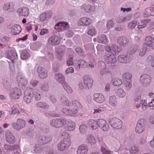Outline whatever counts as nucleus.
<instances>
[{"mask_svg": "<svg viewBox=\"0 0 154 154\" xmlns=\"http://www.w3.org/2000/svg\"><path fill=\"white\" fill-rule=\"evenodd\" d=\"M26 125L25 121L22 119H18L17 120L16 122H13L11 124L12 127L15 130L19 131L24 128Z\"/></svg>", "mask_w": 154, "mask_h": 154, "instance_id": "nucleus-7", "label": "nucleus"}, {"mask_svg": "<svg viewBox=\"0 0 154 154\" xmlns=\"http://www.w3.org/2000/svg\"><path fill=\"white\" fill-rule=\"evenodd\" d=\"M138 46L137 45H132L130 51L127 53H129L130 54H131L132 58L133 54L138 50Z\"/></svg>", "mask_w": 154, "mask_h": 154, "instance_id": "nucleus-53", "label": "nucleus"}, {"mask_svg": "<svg viewBox=\"0 0 154 154\" xmlns=\"http://www.w3.org/2000/svg\"><path fill=\"white\" fill-rule=\"evenodd\" d=\"M97 31L94 26H92L89 28L88 31V34L91 36L95 35L97 33Z\"/></svg>", "mask_w": 154, "mask_h": 154, "instance_id": "nucleus-52", "label": "nucleus"}, {"mask_svg": "<svg viewBox=\"0 0 154 154\" xmlns=\"http://www.w3.org/2000/svg\"><path fill=\"white\" fill-rule=\"evenodd\" d=\"M36 106L38 108L48 109L49 108V105L47 103L42 101H39L36 103Z\"/></svg>", "mask_w": 154, "mask_h": 154, "instance_id": "nucleus-35", "label": "nucleus"}, {"mask_svg": "<svg viewBox=\"0 0 154 154\" xmlns=\"http://www.w3.org/2000/svg\"><path fill=\"white\" fill-rule=\"evenodd\" d=\"M106 122L104 120L102 119H97V125L98 127H99L100 128L105 124H106Z\"/></svg>", "mask_w": 154, "mask_h": 154, "instance_id": "nucleus-62", "label": "nucleus"}, {"mask_svg": "<svg viewBox=\"0 0 154 154\" xmlns=\"http://www.w3.org/2000/svg\"><path fill=\"white\" fill-rule=\"evenodd\" d=\"M32 93L31 95L34 97L36 100H38L41 99V95L40 91L37 89H33L32 88Z\"/></svg>", "mask_w": 154, "mask_h": 154, "instance_id": "nucleus-27", "label": "nucleus"}, {"mask_svg": "<svg viewBox=\"0 0 154 154\" xmlns=\"http://www.w3.org/2000/svg\"><path fill=\"white\" fill-rule=\"evenodd\" d=\"M81 9H83L85 12L88 13H90L92 10L91 8V5H83L81 6Z\"/></svg>", "mask_w": 154, "mask_h": 154, "instance_id": "nucleus-49", "label": "nucleus"}, {"mask_svg": "<svg viewBox=\"0 0 154 154\" xmlns=\"http://www.w3.org/2000/svg\"><path fill=\"white\" fill-rule=\"evenodd\" d=\"M88 150V147L86 145L79 146L77 151V154H87Z\"/></svg>", "mask_w": 154, "mask_h": 154, "instance_id": "nucleus-26", "label": "nucleus"}, {"mask_svg": "<svg viewBox=\"0 0 154 154\" xmlns=\"http://www.w3.org/2000/svg\"><path fill=\"white\" fill-rule=\"evenodd\" d=\"M88 66V63L82 59H77L74 60V67L77 71L80 68H86Z\"/></svg>", "mask_w": 154, "mask_h": 154, "instance_id": "nucleus-5", "label": "nucleus"}, {"mask_svg": "<svg viewBox=\"0 0 154 154\" xmlns=\"http://www.w3.org/2000/svg\"><path fill=\"white\" fill-rule=\"evenodd\" d=\"M52 139V137L51 136H43L42 137L40 142L43 144H46L51 141Z\"/></svg>", "mask_w": 154, "mask_h": 154, "instance_id": "nucleus-40", "label": "nucleus"}, {"mask_svg": "<svg viewBox=\"0 0 154 154\" xmlns=\"http://www.w3.org/2000/svg\"><path fill=\"white\" fill-rule=\"evenodd\" d=\"M139 152L137 147L135 146H132L129 150V152L131 154H137Z\"/></svg>", "mask_w": 154, "mask_h": 154, "instance_id": "nucleus-56", "label": "nucleus"}, {"mask_svg": "<svg viewBox=\"0 0 154 154\" xmlns=\"http://www.w3.org/2000/svg\"><path fill=\"white\" fill-rule=\"evenodd\" d=\"M39 88L40 89L43 91H47L49 89V84L48 82H45L40 84Z\"/></svg>", "mask_w": 154, "mask_h": 154, "instance_id": "nucleus-39", "label": "nucleus"}, {"mask_svg": "<svg viewBox=\"0 0 154 154\" xmlns=\"http://www.w3.org/2000/svg\"><path fill=\"white\" fill-rule=\"evenodd\" d=\"M10 97L13 99H19L22 95L21 90L18 88L15 87L11 88L9 92Z\"/></svg>", "mask_w": 154, "mask_h": 154, "instance_id": "nucleus-4", "label": "nucleus"}, {"mask_svg": "<svg viewBox=\"0 0 154 154\" xmlns=\"http://www.w3.org/2000/svg\"><path fill=\"white\" fill-rule=\"evenodd\" d=\"M66 125L65 127L66 130L69 131H72L75 128L76 124L75 122L71 120L66 121Z\"/></svg>", "mask_w": 154, "mask_h": 154, "instance_id": "nucleus-20", "label": "nucleus"}, {"mask_svg": "<svg viewBox=\"0 0 154 154\" xmlns=\"http://www.w3.org/2000/svg\"><path fill=\"white\" fill-rule=\"evenodd\" d=\"M147 59L148 61L151 62L150 65L154 69V56L149 55L147 57Z\"/></svg>", "mask_w": 154, "mask_h": 154, "instance_id": "nucleus-60", "label": "nucleus"}, {"mask_svg": "<svg viewBox=\"0 0 154 154\" xmlns=\"http://www.w3.org/2000/svg\"><path fill=\"white\" fill-rule=\"evenodd\" d=\"M54 78L57 82L61 84V85L65 82L64 76L62 74L57 73L55 74L54 75Z\"/></svg>", "mask_w": 154, "mask_h": 154, "instance_id": "nucleus-38", "label": "nucleus"}, {"mask_svg": "<svg viewBox=\"0 0 154 154\" xmlns=\"http://www.w3.org/2000/svg\"><path fill=\"white\" fill-rule=\"evenodd\" d=\"M69 28V25L66 22H59L56 24L54 27L55 29L58 32L63 31Z\"/></svg>", "mask_w": 154, "mask_h": 154, "instance_id": "nucleus-14", "label": "nucleus"}, {"mask_svg": "<svg viewBox=\"0 0 154 154\" xmlns=\"http://www.w3.org/2000/svg\"><path fill=\"white\" fill-rule=\"evenodd\" d=\"M91 20L90 18L87 17H83L79 20L78 23L80 25L88 26L91 24Z\"/></svg>", "mask_w": 154, "mask_h": 154, "instance_id": "nucleus-29", "label": "nucleus"}, {"mask_svg": "<svg viewBox=\"0 0 154 154\" xmlns=\"http://www.w3.org/2000/svg\"><path fill=\"white\" fill-rule=\"evenodd\" d=\"M51 16L48 15V13H43L40 14L39 17V20L42 22L46 21Z\"/></svg>", "mask_w": 154, "mask_h": 154, "instance_id": "nucleus-42", "label": "nucleus"}, {"mask_svg": "<svg viewBox=\"0 0 154 154\" xmlns=\"http://www.w3.org/2000/svg\"><path fill=\"white\" fill-rule=\"evenodd\" d=\"M87 125L90 129H96L98 128L97 120L90 119L87 122Z\"/></svg>", "mask_w": 154, "mask_h": 154, "instance_id": "nucleus-24", "label": "nucleus"}, {"mask_svg": "<svg viewBox=\"0 0 154 154\" xmlns=\"http://www.w3.org/2000/svg\"><path fill=\"white\" fill-rule=\"evenodd\" d=\"M139 24V23L138 22L137 20H133L128 23V26L129 29H133Z\"/></svg>", "mask_w": 154, "mask_h": 154, "instance_id": "nucleus-45", "label": "nucleus"}, {"mask_svg": "<svg viewBox=\"0 0 154 154\" xmlns=\"http://www.w3.org/2000/svg\"><path fill=\"white\" fill-rule=\"evenodd\" d=\"M65 46L63 45L58 46L56 48V52L57 54H63L65 50Z\"/></svg>", "mask_w": 154, "mask_h": 154, "instance_id": "nucleus-57", "label": "nucleus"}, {"mask_svg": "<svg viewBox=\"0 0 154 154\" xmlns=\"http://www.w3.org/2000/svg\"><path fill=\"white\" fill-rule=\"evenodd\" d=\"M97 42L99 43L106 44L107 43L108 39L105 35H98L97 36Z\"/></svg>", "mask_w": 154, "mask_h": 154, "instance_id": "nucleus-37", "label": "nucleus"}, {"mask_svg": "<svg viewBox=\"0 0 154 154\" xmlns=\"http://www.w3.org/2000/svg\"><path fill=\"white\" fill-rule=\"evenodd\" d=\"M132 55L129 53L121 54L118 57V61L121 63H126L129 62L132 59Z\"/></svg>", "mask_w": 154, "mask_h": 154, "instance_id": "nucleus-9", "label": "nucleus"}, {"mask_svg": "<svg viewBox=\"0 0 154 154\" xmlns=\"http://www.w3.org/2000/svg\"><path fill=\"white\" fill-rule=\"evenodd\" d=\"M60 42V38L56 35L51 36L48 41V44L53 45H58Z\"/></svg>", "mask_w": 154, "mask_h": 154, "instance_id": "nucleus-17", "label": "nucleus"}, {"mask_svg": "<svg viewBox=\"0 0 154 154\" xmlns=\"http://www.w3.org/2000/svg\"><path fill=\"white\" fill-rule=\"evenodd\" d=\"M118 43L121 46H125L127 45L129 41L127 38L123 36L119 37L117 40Z\"/></svg>", "mask_w": 154, "mask_h": 154, "instance_id": "nucleus-32", "label": "nucleus"}, {"mask_svg": "<svg viewBox=\"0 0 154 154\" xmlns=\"http://www.w3.org/2000/svg\"><path fill=\"white\" fill-rule=\"evenodd\" d=\"M117 47L114 44L112 45L111 46L110 45H106L105 47V50L109 53H112V51L115 52L114 51L113 49V48L115 49V48Z\"/></svg>", "mask_w": 154, "mask_h": 154, "instance_id": "nucleus-51", "label": "nucleus"}, {"mask_svg": "<svg viewBox=\"0 0 154 154\" xmlns=\"http://www.w3.org/2000/svg\"><path fill=\"white\" fill-rule=\"evenodd\" d=\"M145 120L143 119H140L138 122L135 128V131L138 133L140 134L143 132L145 127Z\"/></svg>", "mask_w": 154, "mask_h": 154, "instance_id": "nucleus-11", "label": "nucleus"}, {"mask_svg": "<svg viewBox=\"0 0 154 154\" xmlns=\"http://www.w3.org/2000/svg\"><path fill=\"white\" fill-rule=\"evenodd\" d=\"M154 16V8L151 7L146 8L143 15V16L145 17Z\"/></svg>", "mask_w": 154, "mask_h": 154, "instance_id": "nucleus-31", "label": "nucleus"}, {"mask_svg": "<svg viewBox=\"0 0 154 154\" xmlns=\"http://www.w3.org/2000/svg\"><path fill=\"white\" fill-rule=\"evenodd\" d=\"M111 82L115 86H119L122 84V80L118 78H114L112 79Z\"/></svg>", "mask_w": 154, "mask_h": 154, "instance_id": "nucleus-41", "label": "nucleus"}, {"mask_svg": "<svg viewBox=\"0 0 154 154\" xmlns=\"http://www.w3.org/2000/svg\"><path fill=\"white\" fill-rule=\"evenodd\" d=\"M66 123V120L64 118L53 119L50 121V125L56 128L62 127Z\"/></svg>", "mask_w": 154, "mask_h": 154, "instance_id": "nucleus-2", "label": "nucleus"}, {"mask_svg": "<svg viewBox=\"0 0 154 154\" xmlns=\"http://www.w3.org/2000/svg\"><path fill=\"white\" fill-rule=\"evenodd\" d=\"M37 71L39 77L41 79H45L48 76V71L45 68L39 66L37 69Z\"/></svg>", "mask_w": 154, "mask_h": 154, "instance_id": "nucleus-18", "label": "nucleus"}, {"mask_svg": "<svg viewBox=\"0 0 154 154\" xmlns=\"http://www.w3.org/2000/svg\"><path fill=\"white\" fill-rule=\"evenodd\" d=\"M86 142L91 145H93L96 143L95 138L91 135H88L86 136Z\"/></svg>", "mask_w": 154, "mask_h": 154, "instance_id": "nucleus-34", "label": "nucleus"}, {"mask_svg": "<svg viewBox=\"0 0 154 154\" xmlns=\"http://www.w3.org/2000/svg\"><path fill=\"white\" fill-rule=\"evenodd\" d=\"M93 97L94 100L99 103H102L105 101L104 96L101 93L94 94Z\"/></svg>", "mask_w": 154, "mask_h": 154, "instance_id": "nucleus-19", "label": "nucleus"}, {"mask_svg": "<svg viewBox=\"0 0 154 154\" xmlns=\"http://www.w3.org/2000/svg\"><path fill=\"white\" fill-rule=\"evenodd\" d=\"M151 81V77L147 74H144L140 77V82L143 86L146 87L149 86L150 85Z\"/></svg>", "mask_w": 154, "mask_h": 154, "instance_id": "nucleus-10", "label": "nucleus"}, {"mask_svg": "<svg viewBox=\"0 0 154 154\" xmlns=\"http://www.w3.org/2000/svg\"><path fill=\"white\" fill-rule=\"evenodd\" d=\"M11 152L13 154H20L21 152L19 146L17 145L13 146Z\"/></svg>", "mask_w": 154, "mask_h": 154, "instance_id": "nucleus-50", "label": "nucleus"}, {"mask_svg": "<svg viewBox=\"0 0 154 154\" xmlns=\"http://www.w3.org/2000/svg\"><path fill=\"white\" fill-rule=\"evenodd\" d=\"M116 94L119 97L123 98L125 96L126 92L122 89H119L117 91Z\"/></svg>", "mask_w": 154, "mask_h": 154, "instance_id": "nucleus-54", "label": "nucleus"}, {"mask_svg": "<svg viewBox=\"0 0 154 154\" xmlns=\"http://www.w3.org/2000/svg\"><path fill=\"white\" fill-rule=\"evenodd\" d=\"M71 143V141L69 138L62 140L58 144V149L60 151L66 149L69 146Z\"/></svg>", "mask_w": 154, "mask_h": 154, "instance_id": "nucleus-6", "label": "nucleus"}, {"mask_svg": "<svg viewBox=\"0 0 154 154\" xmlns=\"http://www.w3.org/2000/svg\"><path fill=\"white\" fill-rule=\"evenodd\" d=\"M134 101L135 102H139L140 104L141 105L142 109L143 110H146L147 107V103L146 100H141L140 96H139L135 98Z\"/></svg>", "mask_w": 154, "mask_h": 154, "instance_id": "nucleus-25", "label": "nucleus"}, {"mask_svg": "<svg viewBox=\"0 0 154 154\" xmlns=\"http://www.w3.org/2000/svg\"><path fill=\"white\" fill-rule=\"evenodd\" d=\"M105 108L103 107H100L98 108H96L94 109V112L93 114H97L101 113L105 111Z\"/></svg>", "mask_w": 154, "mask_h": 154, "instance_id": "nucleus-58", "label": "nucleus"}, {"mask_svg": "<svg viewBox=\"0 0 154 154\" xmlns=\"http://www.w3.org/2000/svg\"><path fill=\"white\" fill-rule=\"evenodd\" d=\"M32 92L31 88H27L26 90L23 97V100L26 103H30L32 101L33 96L31 95Z\"/></svg>", "mask_w": 154, "mask_h": 154, "instance_id": "nucleus-8", "label": "nucleus"}, {"mask_svg": "<svg viewBox=\"0 0 154 154\" xmlns=\"http://www.w3.org/2000/svg\"><path fill=\"white\" fill-rule=\"evenodd\" d=\"M69 107L74 106L75 108L79 109L82 107V105L80 103L76 100H74L72 101H71V105Z\"/></svg>", "mask_w": 154, "mask_h": 154, "instance_id": "nucleus-44", "label": "nucleus"}, {"mask_svg": "<svg viewBox=\"0 0 154 154\" xmlns=\"http://www.w3.org/2000/svg\"><path fill=\"white\" fill-rule=\"evenodd\" d=\"M78 111V109L75 108H73L70 109L67 108H63L61 110V112L67 116L71 117L75 116Z\"/></svg>", "mask_w": 154, "mask_h": 154, "instance_id": "nucleus-13", "label": "nucleus"}, {"mask_svg": "<svg viewBox=\"0 0 154 154\" xmlns=\"http://www.w3.org/2000/svg\"><path fill=\"white\" fill-rule=\"evenodd\" d=\"M101 151L103 154H112V152L109 150H107L103 147L101 148Z\"/></svg>", "mask_w": 154, "mask_h": 154, "instance_id": "nucleus-64", "label": "nucleus"}, {"mask_svg": "<svg viewBox=\"0 0 154 154\" xmlns=\"http://www.w3.org/2000/svg\"><path fill=\"white\" fill-rule=\"evenodd\" d=\"M64 90L68 93H71L72 90L71 88L69 85L68 84L65 82L62 85Z\"/></svg>", "mask_w": 154, "mask_h": 154, "instance_id": "nucleus-46", "label": "nucleus"}, {"mask_svg": "<svg viewBox=\"0 0 154 154\" xmlns=\"http://www.w3.org/2000/svg\"><path fill=\"white\" fill-rule=\"evenodd\" d=\"M131 83V81H128V80H126L125 82L124 85L126 91H129L131 89L132 86Z\"/></svg>", "mask_w": 154, "mask_h": 154, "instance_id": "nucleus-48", "label": "nucleus"}, {"mask_svg": "<svg viewBox=\"0 0 154 154\" xmlns=\"http://www.w3.org/2000/svg\"><path fill=\"white\" fill-rule=\"evenodd\" d=\"M14 6V5L12 3L7 2L3 5V9L9 12H13L15 11Z\"/></svg>", "mask_w": 154, "mask_h": 154, "instance_id": "nucleus-22", "label": "nucleus"}, {"mask_svg": "<svg viewBox=\"0 0 154 154\" xmlns=\"http://www.w3.org/2000/svg\"><path fill=\"white\" fill-rule=\"evenodd\" d=\"M17 13L20 16L27 17L29 13L28 8L26 7L20 8L17 11Z\"/></svg>", "mask_w": 154, "mask_h": 154, "instance_id": "nucleus-21", "label": "nucleus"}, {"mask_svg": "<svg viewBox=\"0 0 154 154\" xmlns=\"http://www.w3.org/2000/svg\"><path fill=\"white\" fill-rule=\"evenodd\" d=\"M143 45H145V46H152L154 45V38L151 36H149L146 37L145 43Z\"/></svg>", "mask_w": 154, "mask_h": 154, "instance_id": "nucleus-33", "label": "nucleus"}, {"mask_svg": "<svg viewBox=\"0 0 154 154\" xmlns=\"http://www.w3.org/2000/svg\"><path fill=\"white\" fill-rule=\"evenodd\" d=\"M109 125L113 128L120 129L122 126V122L121 120L116 117L109 119L108 120Z\"/></svg>", "mask_w": 154, "mask_h": 154, "instance_id": "nucleus-3", "label": "nucleus"}, {"mask_svg": "<svg viewBox=\"0 0 154 154\" xmlns=\"http://www.w3.org/2000/svg\"><path fill=\"white\" fill-rule=\"evenodd\" d=\"M34 152L37 154H40L43 152V149L40 145L36 144L33 148Z\"/></svg>", "mask_w": 154, "mask_h": 154, "instance_id": "nucleus-43", "label": "nucleus"}, {"mask_svg": "<svg viewBox=\"0 0 154 154\" xmlns=\"http://www.w3.org/2000/svg\"><path fill=\"white\" fill-rule=\"evenodd\" d=\"M5 57L10 60L11 61V62L8 61L10 71L14 72L15 69L14 61L17 59L18 57L16 52L14 50L7 51L5 52Z\"/></svg>", "mask_w": 154, "mask_h": 154, "instance_id": "nucleus-1", "label": "nucleus"}, {"mask_svg": "<svg viewBox=\"0 0 154 154\" xmlns=\"http://www.w3.org/2000/svg\"><path fill=\"white\" fill-rule=\"evenodd\" d=\"M98 64L99 68L100 69L106 68V63L103 61H99L98 63Z\"/></svg>", "mask_w": 154, "mask_h": 154, "instance_id": "nucleus-61", "label": "nucleus"}, {"mask_svg": "<svg viewBox=\"0 0 154 154\" xmlns=\"http://www.w3.org/2000/svg\"><path fill=\"white\" fill-rule=\"evenodd\" d=\"M29 57L30 54L26 50H23L20 54V58L23 60H26Z\"/></svg>", "mask_w": 154, "mask_h": 154, "instance_id": "nucleus-47", "label": "nucleus"}, {"mask_svg": "<svg viewBox=\"0 0 154 154\" xmlns=\"http://www.w3.org/2000/svg\"><path fill=\"white\" fill-rule=\"evenodd\" d=\"M16 80L19 86L23 87L27 84V80L25 79L21 72H19L17 74Z\"/></svg>", "mask_w": 154, "mask_h": 154, "instance_id": "nucleus-12", "label": "nucleus"}, {"mask_svg": "<svg viewBox=\"0 0 154 154\" xmlns=\"http://www.w3.org/2000/svg\"><path fill=\"white\" fill-rule=\"evenodd\" d=\"M109 103L110 105L112 107H116L117 106V101L115 96L112 95L109 97Z\"/></svg>", "mask_w": 154, "mask_h": 154, "instance_id": "nucleus-36", "label": "nucleus"}, {"mask_svg": "<svg viewBox=\"0 0 154 154\" xmlns=\"http://www.w3.org/2000/svg\"><path fill=\"white\" fill-rule=\"evenodd\" d=\"M147 48L145 45H143V48L140 50L139 55L141 57L144 56L146 53Z\"/></svg>", "mask_w": 154, "mask_h": 154, "instance_id": "nucleus-63", "label": "nucleus"}, {"mask_svg": "<svg viewBox=\"0 0 154 154\" xmlns=\"http://www.w3.org/2000/svg\"><path fill=\"white\" fill-rule=\"evenodd\" d=\"M87 126L85 124L81 125L79 128L80 132L82 134L85 133L87 131Z\"/></svg>", "mask_w": 154, "mask_h": 154, "instance_id": "nucleus-55", "label": "nucleus"}, {"mask_svg": "<svg viewBox=\"0 0 154 154\" xmlns=\"http://www.w3.org/2000/svg\"><path fill=\"white\" fill-rule=\"evenodd\" d=\"M110 71L109 70L106 69H101L100 71V75L101 77L105 75L106 73H110Z\"/></svg>", "mask_w": 154, "mask_h": 154, "instance_id": "nucleus-59", "label": "nucleus"}, {"mask_svg": "<svg viewBox=\"0 0 154 154\" xmlns=\"http://www.w3.org/2000/svg\"><path fill=\"white\" fill-rule=\"evenodd\" d=\"M21 30L22 29L19 25H14L11 28V34L14 35L19 34Z\"/></svg>", "mask_w": 154, "mask_h": 154, "instance_id": "nucleus-28", "label": "nucleus"}, {"mask_svg": "<svg viewBox=\"0 0 154 154\" xmlns=\"http://www.w3.org/2000/svg\"><path fill=\"white\" fill-rule=\"evenodd\" d=\"M60 101L63 105L64 106H69L71 105V101L65 95L61 96Z\"/></svg>", "mask_w": 154, "mask_h": 154, "instance_id": "nucleus-30", "label": "nucleus"}, {"mask_svg": "<svg viewBox=\"0 0 154 154\" xmlns=\"http://www.w3.org/2000/svg\"><path fill=\"white\" fill-rule=\"evenodd\" d=\"M6 141L10 143H14L15 141V138L13 134L10 131H7L5 134Z\"/></svg>", "mask_w": 154, "mask_h": 154, "instance_id": "nucleus-23", "label": "nucleus"}, {"mask_svg": "<svg viewBox=\"0 0 154 154\" xmlns=\"http://www.w3.org/2000/svg\"><path fill=\"white\" fill-rule=\"evenodd\" d=\"M83 80L85 88L90 89L93 85V80L91 77L88 75H85L83 77Z\"/></svg>", "mask_w": 154, "mask_h": 154, "instance_id": "nucleus-16", "label": "nucleus"}, {"mask_svg": "<svg viewBox=\"0 0 154 154\" xmlns=\"http://www.w3.org/2000/svg\"><path fill=\"white\" fill-rule=\"evenodd\" d=\"M103 59L107 64H114L117 61L115 56L113 54H106L103 56Z\"/></svg>", "mask_w": 154, "mask_h": 154, "instance_id": "nucleus-15", "label": "nucleus"}]
</instances>
